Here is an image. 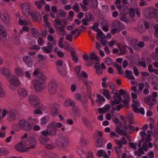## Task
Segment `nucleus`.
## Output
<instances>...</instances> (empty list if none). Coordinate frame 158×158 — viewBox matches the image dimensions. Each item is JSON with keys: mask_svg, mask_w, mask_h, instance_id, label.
I'll use <instances>...</instances> for the list:
<instances>
[{"mask_svg": "<svg viewBox=\"0 0 158 158\" xmlns=\"http://www.w3.org/2000/svg\"><path fill=\"white\" fill-rule=\"evenodd\" d=\"M56 31L59 35L61 36H64L66 35V32L65 30V27L62 25L60 27L56 29Z\"/></svg>", "mask_w": 158, "mask_h": 158, "instance_id": "5701e85b", "label": "nucleus"}, {"mask_svg": "<svg viewBox=\"0 0 158 158\" xmlns=\"http://www.w3.org/2000/svg\"><path fill=\"white\" fill-rule=\"evenodd\" d=\"M0 72L2 74L4 75L7 78H9V77L11 75L10 70L5 68H1L0 69Z\"/></svg>", "mask_w": 158, "mask_h": 158, "instance_id": "a211bd4d", "label": "nucleus"}, {"mask_svg": "<svg viewBox=\"0 0 158 158\" xmlns=\"http://www.w3.org/2000/svg\"><path fill=\"white\" fill-rule=\"evenodd\" d=\"M67 14L61 9H60L58 10V13H57V15L58 17L59 16L60 17H64L66 16Z\"/></svg>", "mask_w": 158, "mask_h": 158, "instance_id": "3c124183", "label": "nucleus"}, {"mask_svg": "<svg viewBox=\"0 0 158 158\" xmlns=\"http://www.w3.org/2000/svg\"><path fill=\"white\" fill-rule=\"evenodd\" d=\"M73 9L76 13H78L79 11V6L78 4L77 3L74 4Z\"/></svg>", "mask_w": 158, "mask_h": 158, "instance_id": "69168bd1", "label": "nucleus"}, {"mask_svg": "<svg viewBox=\"0 0 158 158\" xmlns=\"http://www.w3.org/2000/svg\"><path fill=\"white\" fill-rule=\"evenodd\" d=\"M113 109L117 111H119L121 109L124 107V105L123 104L118 105L116 106H112Z\"/></svg>", "mask_w": 158, "mask_h": 158, "instance_id": "864d4df0", "label": "nucleus"}, {"mask_svg": "<svg viewBox=\"0 0 158 158\" xmlns=\"http://www.w3.org/2000/svg\"><path fill=\"white\" fill-rule=\"evenodd\" d=\"M89 59L91 60H95L98 61L100 60V58L94 53H92L90 54Z\"/></svg>", "mask_w": 158, "mask_h": 158, "instance_id": "8fccbe9b", "label": "nucleus"}, {"mask_svg": "<svg viewBox=\"0 0 158 158\" xmlns=\"http://www.w3.org/2000/svg\"><path fill=\"white\" fill-rule=\"evenodd\" d=\"M105 63L107 65H111L113 63L112 60L110 58L107 57L104 59Z\"/></svg>", "mask_w": 158, "mask_h": 158, "instance_id": "052dcab7", "label": "nucleus"}, {"mask_svg": "<svg viewBox=\"0 0 158 158\" xmlns=\"http://www.w3.org/2000/svg\"><path fill=\"white\" fill-rule=\"evenodd\" d=\"M81 120L83 124L85 127H89V126L90 123L85 117H82Z\"/></svg>", "mask_w": 158, "mask_h": 158, "instance_id": "5fc2aeb1", "label": "nucleus"}, {"mask_svg": "<svg viewBox=\"0 0 158 158\" xmlns=\"http://www.w3.org/2000/svg\"><path fill=\"white\" fill-rule=\"evenodd\" d=\"M117 46L119 49L120 52L123 54L125 52V51L124 47L123 45L120 44H118Z\"/></svg>", "mask_w": 158, "mask_h": 158, "instance_id": "0e129e2a", "label": "nucleus"}, {"mask_svg": "<svg viewBox=\"0 0 158 158\" xmlns=\"http://www.w3.org/2000/svg\"><path fill=\"white\" fill-rule=\"evenodd\" d=\"M74 97L75 99L82 102H86L87 101V98L85 97L81 96L78 94H75Z\"/></svg>", "mask_w": 158, "mask_h": 158, "instance_id": "bb28decb", "label": "nucleus"}, {"mask_svg": "<svg viewBox=\"0 0 158 158\" xmlns=\"http://www.w3.org/2000/svg\"><path fill=\"white\" fill-rule=\"evenodd\" d=\"M73 112H71V114L73 115H80V111L77 107L75 106V105L73 106Z\"/></svg>", "mask_w": 158, "mask_h": 158, "instance_id": "58836bf2", "label": "nucleus"}, {"mask_svg": "<svg viewBox=\"0 0 158 158\" xmlns=\"http://www.w3.org/2000/svg\"><path fill=\"white\" fill-rule=\"evenodd\" d=\"M80 77H84L85 78H87L88 77V75L87 73L84 71H82L81 72V74L78 75Z\"/></svg>", "mask_w": 158, "mask_h": 158, "instance_id": "338daca9", "label": "nucleus"}, {"mask_svg": "<svg viewBox=\"0 0 158 158\" xmlns=\"http://www.w3.org/2000/svg\"><path fill=\"white\" fill-rule=\"evenodd\" d=\"M60 112L59 106L57 104H54L51 108V113L53 116H57Z\"/></svg>", "mask_w": 158, "mask_h": 158, "instance_id": "f3484780", "label": "nucleus"}, {"mask_svg": "<svg viewBox=\"0 0 158 158\" xmlns=\"http://www.w3.org/2000/svg\"><path fill=\"white\" fill-rule=\"evenodd\" d=\"M116 131L119 135L124 136H126L127 134V132L126 131L124 130H121L119 129H117Z\"/></svg>", "mask_w": 158, "mask_h": 158, "instance_id": "6e6d98bb", "label": "nucleus"}, {"mask_svg": "<svg viewBox=\"0 0 158 158\" xmlns=\"http://www.w3.org/2000/svg\"><path fill=\"white\" fill-rule=\"evenodd\" d=\"M115 142L118 146H120V148H122V144L126 145L127 143V141L124 137L122 138L121 140L116 139Z\"/></svg>", "mask_w": 158, "mask_h": 158, "instance_id": "a878e982", "label": "nucleus"}, {"mask_svg": "<svg viewBox=\"0 0 158 158\" xmlns=\"http://www.w3.org/2000/svg\"><path fill=\"white\" fill-rule=\"evenodd\" d=\"M0 38H5L6 36V33L4 28L2 27H0Z\"/></svg>", "mask_w": 158, "mask_h": 158, "instance_id": "72a5a7b5", "label": "nucleus"}, {"mask_svg": "<svg viewBox=\"0 0 158 158\" xmlns=\"http://www.w3.org/2000/svg\"><path fill=\"white\" fill-rule=\"evenodd\" d=\"M69 143V140L67 138H60L57 140L56 143L61 149H64Z\"/></svg>", "mask_w": 158, "mask_h": 158, "instance_id": "423d86ee", "label": "nucleus"}, {"mask_svg": "<svg viewBox=\"0 0 158 158\" xmlns=\"http://www.w3.org/2000/svg\"><path fill=\"white\" fill-rule=\"evenodd\" d=\"M82 81L86 86L87 92L89 95H91V86L93 85V83L92 81L87 79H82Z\"/></svg>", "mask_w": 158, "mask_h": 158, "instance_id": "1a4fd4ad", "label": "nucleus"}, {"mask_svg": "<svg viewBox=\"0 0 158 158\" xmlns=\"http://www.w3.org/2000/svg\"><path fill=\"white\" fill-rule=\"evenodd\" d=\"M48 139L43 136H41L39 138V141L41 144L44 145L48 143Z\"/></svg>", "mask_w": 158, "mask_h": 158, "instance_id": "ea45409f", "label": "nucleus"}, {"mask_svg": "<svg viewBox=\"0 0 158 158\" xmlns=\"http://www.w3.org/2000/svg\"><path fill=\"white\" fill-rule=\"evenodd\" d=\"M23 60L28 67H31L32 66V61L29 56H24Z\"/></svg>", "mask_w": 158, "mask_h": 158, "instance_id": "b1692460", "label": "nucleus"}, {"mask_svg": "<svg viewBox=\"0 0 158 158\" xmlns=\"http://www.w3.org/2000/svg\"><path fill=\"white\" fill-rule=\"evenodd\" d=\"M8 81L10 84H14L18 86L21 84L20 80L18 77L13 76L12 77L8 78Z\"/></svg>", "mask_w": 158, "mask_h": 158, "instance_id": "6ab92c4d", "label": "nucleus"}, {"mask_svg": "<svg viewBox=\"0 0 158 158\" xmlns=\"http://www.w3.org/2000/svg\"><path fill=\"white\" fill-rule=\"evenodd\" d=\"M97 155L99 157H102L103 156L104 158L106 157H109V156L106 154V152L105 151L102 149H100L97 151Z\"/></svg>", "mask_w": 158, "mask_h": 158, "instance_id": "7c9ffc66", "label": "nucleus"}, {"mask_svg": "<svg viewBox=\"0 0 158 158\" xmlns=\"http://www.w3.org/2000/svg\"><path fill=\"white\" fill-rule=\"evenodd\" d=\"M104 139H98L95 143V146L97 148H100L102 147L104 143Z\"/></svg>", "mask_w": 158, "mask_h": 158, "instance_id": "c85d7f7f", "label": "nucleus"}, {"mask_svg": "<svg viewBox=\"0 0 158 158\" xmlns=\"http://www.w3.org/2000/svg\"><path fill=\"white\" fill-rule=\"evenodd\" d=\"M58 87V84L54 79H52L48 85V92L51 94H53L56 92Z\"/></svg>", "mask_w": 158, "mask_h": 158, "instance_id": "39448f33", "label": "nucleus"}, {"mask_svg": "<svg viewBox=\"0 0 158 158\" xmlns=\"http://www.w3.org/2000/svg\"><path fill=\"white\" fill-rule=\"evenodd\" d=\"M80 145L82 146H85L87 144V142L85 138L83 136L81 137L79 141Z\"/></svg>", "mask_w": 158, "mask_h": 158, "instance_id": "49530a36", "label": "nucleus"}, {"mask_svg": "<svg viewBox=\"0 0 158 158\" xmlns=\"http://www.w3.org/2000/svg\"><path fill=\"white\" fill-rule=\"evenodd\" d=\"M120 19L121 20L124 21L126 23H128L129 21L125 15H122L120 16Z\"/></svg>", "mask_w": 158, "mask_h": 158, "instance_id": "680f3d73", "label": "nucleus"}, {"mask_svg": "<svg viewBox=\"0 0 158 158\" xmlns=\"http://www.w3.org/2000/svg\"><path fill=\"white\" fill-rule=\"evenodd\" d=\"M123 98L125 100L122 101L123 103L125 105L127 104L130 100L129 95L126 94L123 96Z\"/></svg>", "mask_w": 158, "mask_h": 158, "instance_id": "37998d69", "label": "nucleus"}, {"mask_svg": "<svg viewBox=\"0 0 158 158\" xmlns=\"http://www.w3.org/2000/svg\"><path fill=\"white\" fill-rule=\"evenodd\" d=\"M105 101V98L103 96H102L101 95H99L98 96V99L96 100V102L98 104H101L102 103L104 102Z\"/></svg>", "mask_w": 158, "mask_h": 158, "instance_id": "4c0bfd02", "label": "nucleus"}, {"mask_svg": "<svg viewBox=\"0 0 158 158\" xmlns=\"http://www.w3.org/2000/svg\"><path fill=\"white\" fill-rule=\"evenodd\" d=\"M114 66L117 69L119 73L120 74H123V73L124 72L123 70H122V68L121 66L117 64H115L114 65Z\"/></svg>", "mask_w": 158, "mask_h": 158, "instance_id": "13d9d810", "label": "nucleus"}, {"mask_svg": "<svg viewBox=\"0 0 158 158\" xmlns=\"http://www.w3.org/2000/svg\"><path fill=\"white\" fill-rule=\"evenodd\" d=\"M103 94L104 96L108 99H110L111 97L109 90L107 89H104L103 90Z\"/></svg>", "mask_w": 158, "mask_h": 158, "instance_id": "a18cd8bd", "label": "nucleus"}, {"mask_svg": "<svg viewBox=\"0 0 158 158\" xmlns=\"http://www.w3.org/2000/svg\"><path fill=\"white\" fill-rule=\"evenodd\" d=\"M22 10L24 15L26 17L29 16L30 13V4L28 2L25 3L22 5Z\"/></svg>", "mask_w": 158, "mask_h": 158, "instance_id": "9d476101", "label": "nucleus"}, {"mask_svg": "<svg viewBox=\"0 0 158 158\" xmlns=\"http://www.w3.org/2000/svg\"><path fill=\"white\" fill-rule=\"evenodd\" d=\"M28 100L35 107H37L38 106L39 109L43 111L46 109V107L41 103L39 98L34 95H30L28 97Z\"/></svg>", "mask_w": 158, "mask_h": 158, "instance_id": "7ed1b4c3", "label": "nucleus"}, {"mask_svg": "<svg viewBox=\"0 0 158 158\" xmlns=\"http://www.w3.org/2000/svg\"><path fill=\"white\" fill-rule=\"evenodd\" d=\"M49 121V117L48 116H45L42 117L40 120V123L41 125H45L48 123Z\"/></svg>", "mask_w": 158, "mask_h": 158, "instance_id": "f704fd0d", "label": "nucleus"}, {"mask_svg": "<svg viewBox=\"0 0 158 158\" xmlns=\"http://www.w3.org/2000/svg\"><path fill=\"white\" fill-rule=\"evenodd\" d=\"M9 151L4 147H0V156H4L7 155Z\"/></svg>", "mask_w": 158, "mask_h": 158, "instance_id": "c9c22d12", "label": "nucleus"}, {"mask_svg": "<svg viewBox=\"0 0 158 158\" xmlns=\"http://www.w3.org/2000/svg\"><path fill=\"white\" fill-rule=\"evenodd\" d=\"M41 133L45 136L50 135L51 136H54L56 135V133L55 130L49 131L47 130H45L42 131Z\"/></svg>", "mask_w": 158, "mask_h": 158, "instance_id": "4be33fe9", "label": "nucleus"}, {"mask_svg": "<svg viewBox=\"0 0 158 158\" xmlns=\"http://www.w3.org/2000/svg\"><path fill=\"white\" fill-rule=\"evenodd\" d=\"M18 126L21 129L27 131L31 130L32 128L31 123L27 120L24 119L19 120L18 123Z\"/></svg>", "mask_w": 158, "mask_h": 158, "instance_id": "20e7f679", "label": "nucleus"}, {"mask_svg": "<svg viewBox=\"0 0 158 158\" xmlns=\"http://www.w3.org/2000/svg\"><path fill=\"white\" fill-rule=\"evenodd\" d=\"M154 11V12L150 14V15L152 17H154L156 20L158 22V10L155 9Z\"/></svg>", "mask_w": 158, "mask_h": 158, "instance_id": "79ce46f5", "label": "nucleus"}, {"mask_svg": "<svg viewBox=\"0 0 158 158\" xmlns=\"http://www.w3.org/2000/svg\"><path fill=\"white\" fill-rule=\"evenodd\" d=\"M144 102L148 105L150 106H151L155 104L156 102V100L155 98H152V96L149 95L145 97L144 99Z\"/></svg>", "mask_w": 158, "mask_h": 158, "instance_id": "2eb2a0df", "label": "nucleus"}, {"mask_svg": "<svg viewBox=\"0 0 158 158\" xmlns=\"http://www.w3.org/2000/svg\"><path fill=\"white\" fill-rule=\"evenodd\" d=\"M114 100H111V103L112 106H114L116 104L120 103L122 102V100L121 96L118 93H116L113 95Z\"/></svg>", "mask_w": 158, "mask_h": 158, "instance_id": "f8f14e48", "label": "nucleus"}, {"mask_svg": "<svg viewBox=\"0 0 158 158\" xmlns=\"http://www.w3.org/2000/svg\"><path fill=\"white\" fill-rule=\"evenodd\" d=\"M0 17L1 20L5 23H7L9 21L8 15L6 11H2L0 14Z\"/></svg>", "mask_w": 158, "mask_h": 158, "instance_id": "dca6fc26", "label": "nucleus"}, {"mask_svg": "<svg viewBox=\"0 0 158 158\" xmlns=\"http://www.w3.org/2000/svg\"><path fill=\"white\" fill-rule=\"evenodd\" d=\"M125 73L127 77L131 79H134L135 78V77L133 75L132 72L131 71H130L128 70H126Z\"/></svg>", "mask_w": 158, "mask_h": 158, "instance_id": "e433bc0d", "label": "nucleus"}, {"mask_svg": "<svg viewBox=\"0 0 158 158\" xmlns=\"http://www.w3.org/2000/svg\"><path fill=\"white\" fill-rule=\"evenodd\" d=\"M138 42L137 40L135 39H132L130 43V45L133 46L135 50H138L136 47H138Z\"/></svg>", "mask_w": 158, "mask_h": 158, "instance_id": "c03bdc74", "label": "nucleus"}, {"mask_svg": "<svg viewBox=\"0 0 158 158\" xmlns=\"http://www.w3.org/2000/svg\"><path fill=\"white\" fill-rule=\"evenodd\" d=\"M31 30L35 37L38 38V44L40 45H42L44 42L41 38L40 37V34L38 32V31L37 30L34 28H31Z\"/></svg>", "mask_w": 158, "mask_h": 158, "instance_id": "ddd939ff", "label": "nucleus"}, {"mask_svg": "<svg viewBox=\"0 0 158 158\" xmlns=\"http://www.w3.org/2000/svg\"><path fill=\"white\" fill-rule=\"evenodd\" d=\"M42 50L44 52L50 53L52 50V46L50 43H48L47 46H44L42 48Z\"/></svg>", "mask_w": 158, "mask_h": 158, "instance_id": "412c9836", "label": "nucleus"}, {"mask_svg": "<svg viewBox=\"0 0 158 158\" xmlns=\"http://www.w3.org/2000/svg\"><path fill=\"white\" fill-rule=\"evenodd\" d=\"M8 114L7 110L5 109H3L2 110V115L0 116V118L2 119L5 118L6 115Z\"/></svg>", "mask_w": 158, "mask_h": 158, "instance_id": "bf43d9fd", "label": "nucleus"}, {"mask_svg": "<svg viewBox=\"0 0 158 158\" xmlns=\"http://www.w3.org/2000/svg\"><path fill=\"white\" fill-rule=\"evenodd\" d=\"M18 22L19 24L21 25L30 26L31 24V22L28 20H23L22 19H19Z\"/></svg>", "mask_w": 158, "mask_h": 158, "instance_id": "c756f323", "label": "nucleus"}, {"mask_svg": "<svg viewBox=\"0 0 158 158\" xmlns=\"http://www.w3.org/2000/svg\"><path fill=\"white\" fill-rule=\"evenodd\" d=\"M96 35L97 36V38L98 40H100L104 38H106L105 37H106V36L103 33L101 30H99V31L97 32Z\"/></svg>", "mask_w": 158, "mask_h": 158, "instance_id": "2f4dec72", "label": "nucleus"}, {"mask_svg": "<svg viewBox=\"0 0 158 158\" xmlns=\"http://www.w3.org/2000/svg\"><path fill=\"white\" fill-rule=\"evenodd\" d=\"M54 51L56 53L59 57H62L64 56V53L62 51H60L56 47L55 48Z\"/></svg>", "mask_w": 158, "mask_h": 158, "instance_id": "de8ad7c7", "label": "nucleus"}, {"mask_svg": "<svg viewBox=\"0 0 158 158\" xmlns=\"http://www.w3.org/2000/svg\"><path fill=\"white\" fill-rule=\"evenodd\" d=\"M148 134L147 135H146V132L143 131H141L139 133V135L141 137L144 138L145 137L144 139L142 140H144L146 142H149L151 140V137L152 131L151 130H148Z\"/></svg>", "mask_w": 158, "mask_h": 158, "instance_id": "9b49d317", "label": "nucleus"}, {"mask_svg": "<svg viewBox=\"0 0 158 158\" xmlns=\"http://www.w3.org/2000/svg\"><path fill=\"white\" fill-rule=\"evenodd\" d=\"M14 72L18 76H22L23 75V70L19 68L16 67L15 68Z\"/></svg>", "mask_w": 158, "mask_h": 158, "instance_id": "cd10ccee", "label": "nucleus"}, {"mask_svg": "<svg viewBox=\"0 0 158 158\" xmlns=\"http://www.w3.org/2000/svg\"><path fill=\"white\" fill-rule=\"evenodd\" d=\"M18 93L20 97L25 98L28 95V92L27 90L23 88H19L18 90Z\"/></svg>", "mask_w": 158, "mask_h": 158, "instance_id": "aec40b11", "label": "nucleus"}, {"mask_svg": "<svg viewBox=\"0 0 158 158\" xmlns=\"http://www.w3.org/2000/svg\"><path fill=\"white\" fill-rule=\"evenodd\" d=\"M62 124L61 123L59 122L56 123L55 121H53L51 122L47 126V128L48 129L54 128L55 129L57 128H59L62 127Z\"/></svg>", "mask_w": 158, "mask_h": 158, "instance_id": "4468645a", "label": "nucleus"}, {"mask_svg": "<svg viewBox=\"0 0 158 158\" xmlns=\"http://www.w3.org/2000/svg\"><path fill=\"white\" fill-rule=\"evenodd\" d=\"M85 16L88 21H91L94 19L93 15L91 13H86L85 14Z\"/></svg>", "mask_w": 158, "mask_h": 158, "instance_id": "a19ab883", "label": "nucleus"}, {"mask_svg": "<svg viewBox=\"0 0 158 158\" xmlns=\"http://www.w3.org/2000/svg\"><path fill=\"white\" fill-rule=\"evenodd\" d=\"M36 144L35 139L34 138H31L16 144L15 148L19 152H27L30 149L34 148Z\"/></svg>", "mask_w": 158, "mask_h": 158, "instance_id": "f03ea898", "label": "nucleus"}, {"mask_svg": "<svg viewBox=\"0 0 158 158\" xmlns=\"http://www.w3.org/2000/svg\"><path fill=\"white\" fill-rule=\"evenodd\" d=\"M140 103L138 101H133V103L131 105V107L134 111L137 113H139L142 114L145 113L144 110L143 108H138V107L140 106Z\"/></svg>", "mask_w": 158, "mask_h": 158, "instance_id": "0eeeda50", "label": "nucleus"}, {"mask_svg": "<svg viewBox=\"0 0 158 158\" xmlns=\"http://www.w3.org/2000/svg\"><path fill=\"white\" fill-rule=\"evenodd\" d=\"M110 109V106L109 104H106L103 108L99 109L98 111L100 113H106Z\"/></svg>", "mask_w": 158, "mask_h": 158, "instance_id": "393cba45", "label": "nucleus"}, {"mask_svg": "<svg viewBox=\"0 0 158 158\" xmlns=\"http://www.w3.org/2000/svg\"><path fill=\"white\" fill-rule=\"evenodd\" d=\"M56 29L60 27L59 25H61V24L60 21L58 19H55V22L53 23Z\"/></svg>", "mask_w": 158, "mask_h": 158, "instance_id": "4d7b16f0", "label": "nucleus"}, {"mask_svg": "<svg viewBox=\"0 0 158 158\" xmlns=\"http://www.w3.org/2000/svg\"><path fill=\"white\" fill-rule=\"evenodd\" d=\"M112 25L115 27L111 29V32L112 34L114 35L121 31V29L120 28L121 23L119 21H114Z\"/></svg>", "mask_w": 158, "mask_h": 158, "instance_id": "6e6552de", "label": "nucleus"}, {"mask_svg": "<svg viewBox=\"0 0 158 158\" xmlns=\"http://www.w3.org/2000/svg\"><path fill=\"white\" fill-rule=\"evenodd\" d=\"M144 152L143 150V148H139L138 151L135 152V155L136 156H141L143 154Z\"/></svg>", "mask_w": 158, "mask_h": 158, "instance_id": "603ef678", "label": "nucleus"}, {"mask_svg": "<svg viewBox=\"0 0 158 158\" xmlns=\"http://www.w3.org/2000/svg\"><path fill=\"white\" fill-rule=\"evenodd\" d=\"M33 74L35 76H38L37 79L33 80L32 84L34 89L37 92H41L46 87V85L44 83L47 80V78L40 72L38 69H36L34 71Z\"/></svg>", "mask_w": 158, "mask_h": 158, "instance_id": "f257e3e1", "label": "nucleus"}, {"mask_svg": "<svg viewBox=\"0 0 158 158\" xmlns=\"http://www.w3.org/2000/svg\"><path fill=\"white\" fill-rule=\"evenodd\" d=\"M45 2L44 0H40V1H36L35 4L37 6V8L40 9L42 7V5L44 4Z\"/></svg>", "mask_w": 158, "mask_h": 158, "instance_id": "09e8293b", "label": "nucleus"}, {"mask_svg": "<svg viewBox=\"0 0 158 158\" xmlns=\"http://www.w3.org/2000/svg\"><path fill=\"white\" fill-rule=\"evenodd\" d=\"M37 57L42 61H44L46 60V56H44V55L40 54H38L37 55Z\"/></svg>", "mask_w": 158, "mask_h": 158, "instance_id": "774afa93", "label": "nucleus"}, {"mask_svg": "<svg viewBox=\"0 0 158 158\" xmlns=\"http://www.w3.org/2000/svg\"><path fill=\"white\" fill-rule=\"evenodd\" d=\"M64 105L65 106H67L69 105L73 106L75 105V103L73 101L68 99L66 100L64 102Z\"/></svg>", "mask_w": 158, "mask_h": 158, "instance_id": "473e14b6", "label": "nucleus"}, {"mask_svg": "<svg viewBox=\"0 0 158 158\" xmlns=\"http://www.w3.org/2000/svg\"><path fill=\"white\" fill-rule=\"evenodd\" d=\"M75 53L74 52H71V55L73 60L75 62H77L78 61V58L75 55Z\"/></svg>", "mask_w": 158, "mask_h": 158, "instance_id": "e2e57ef3", "label": "nucleus"}]
</instances>
